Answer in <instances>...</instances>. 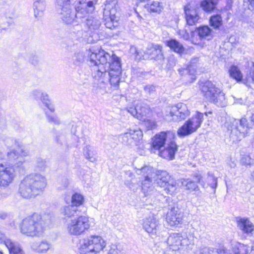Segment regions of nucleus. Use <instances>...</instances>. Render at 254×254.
Instances as JSON below:
<instances>
[{"mask_svg":"<svg viewBox=\"0 0 254 254\" xmlns=\"http://www.w3.org/2000/svg\"><path fill=\"white\" fill-rule=\"evenodd\" d=\"M88 55L93 67V76L97 88L105 90L109 83L117 88L120 81L121 64L120 59L114 54L111 56L104 50L98 53L90 51Z\"/></svg>","mask_w":254,"mask_h":254,"instance_id":"obj_1","label":"nucleus"},{"mask_svg":"<svg viewBox=\"0 0 254 254\" xmlns=\"http://www.w3.org/2000/svg\"><path fill=\"white\" fill-rule=\"evenodd\" d=\"M98 0H56L61 18L66 24L79 23L87 13L94 10Z\"/></svg>","mask_w":254,"mask_h":254,"instance_id":"obj_2","label":"nucleus"},{"mask_svg":"<svg viewBox=\"0 0 254 254\" xmlns=\"http://www.w3.org/2000/svg\"><path fill=\"white\" fill-rule=\"evenodd\" d=\"M47 186L46 178L39 173L25 177L20 183L18 192L24 198L35 197L43 192Z\"/></svg>","mask_w":254,"mask_h":254,"instance_id":"obj_3","label":"nucleus"},{"mask_svg":"<svg viewBox=\"0 0 254 254\" xmlns=\"http://www.w3.org/2000/svg\"><path fill=\"white\" fill-rule=\"evenodd\" d=\"M9 163H0V186L6 188L14 181L16 176L15 168L20 167L24 160L15 151L7 152Z\"/></svg>","mask_w":254,"mask_h":254,"instance_id":"obj_4","label":"nucleus"},{"mask_svg":"<svg viewBox=\"0 0 254 254\" xmlns=\"http://www.w3.org/2000/svg\"><path fill=\"white\" fill-rule=\"evenodd\" d=\"M194 236L188 230L180 233H173L167 239V244L173 251H180L187 254L193 245Z\"/></svg>","mask_w":254,"mask_h":254,"instance_id":"obj_5","label":"nucleus"},{"mask_svg":"<svg viewBox=\"0 0 254 254\" xmlns=\"http://www.w3.org/2000/svg\"><path fill=\"white\" fill-rule=\"evenodd\" d=\"M200 90L203 97L208 101L219 107L227 105L225 94L215 84L210 81L202 82L199 84Z\"/></svg>","mask_w":254,"mask_h":254,"instance_id":"obj_6","label":"nucleus"},{"mask_svg":"<svg viewBox=\"0 0 254 254\" xmlns=\"http://www.w3.org/2000/svg\"><path fill=\"white\" fill-rule=\"evenodd\" d=\"M45 227V222L41 215L34 214L23 220L20 230L22 234L27 236H39L43 234Z\"/></svg>","mask_w":254,"mask_h":254,"instance_id":"obj_7","label":"nucleus"},{"mask_svg":"<svg viewBox=\"0 0 254 254\" xmlns=\"http://www.w3.org/2000/svg\"><path fill=\"white\" fill-rule=\"evenodd\" d=\"M106 246L105 241L101 236L91 235L80 240L77 247L80 254H97Z\"/></svg>","mask_w":254,"mask_h":254,"instance_id":"obj_8","label":"nucleus"},{"mask_svg":"<svg viewBox=\"0 0 254 254\" xmlns=\"http://www.w3.org/2000/svg\"><path fill=\"white\" fill-rule=\"evenodd\" d=\"M90 227L89 218L87 216L79 215L77 217L66 221V229L72 236H78L87 231Z\"/></svg>","mask_w":254,"mask_h":254,"instance_id":"obj_9","label":"nucleus"},{"mask_svg":"<svg viewBox=\"0 0 254 254\" xmlns=\"http://www.w3.org/2000/svg\"><path fill=\"white\" fill-rule=\"evenodd\" d=\"M225 126L227 127L230 137L236 140H241L247 135L250 128L246 118L235 120L232 123L226 122Z\"/></svg>","mask_w":254,"mask_h":254,"instance_id":"obj_10","label":"nucleus"},{"mask_svg":"<svg viewBox=\"0 0 254 254\" xmlns=\"http://www.w3.org/2000/svg\"><path fill=\"white\" fill-rule=\"evenodd\" d=\"M203 120V114L197 112L195 115L187 121L178 129L177 131L178 136L181 137H185L195 132L200 127Z\"/></svg>","mask_w":254,"mask_h":254,"instance_id":"obj_11","label":"nucleus"},{"mask_svg":"<svg viewBox=\"0 0 254 254\" xmlns=\"http://www.w3.org/2000/svg\"><path fill=\"white\" fill-rule=\"evenodd\" d=\"M156 184L168 194H174L178 189V184L176 181L171 178L169 174L165 171H158L156 173Z\"/></svg>","mask_w":254,"mask_h":254,"instance_id":"obj_12","label":"nucleus"},{"mask_svg":"<svg viewBox=\"0 0 254 254\" xmlns=\"http://www.w3.org/2000/svg\"><path fill=\"white\" fill-rule=\"evenodd\" d=\"M190 114V112L186 104L179 103L172 107L169 111V114H166L165 119L167 121H180L186 119Z\"/></svg>","mask_w":254,"mask_h":254,"instance_id":"obj_13","label":"nucleus"},{"mask_svg":"<svg viewBox=\"0 0 254 254\" xmlns=\"http://www.w3.org/2000/svg\"><path fill=\"white\" fill-rule=\"evenodd\" d=\"M238 229L245 237H252L254 234V224L248 217H236Z\"/></svg>","mask_w":254,"mask_h":254,"instance_id":"obj_14","label":"nucleus"},{"mask_svg":"<svg viewBox=\"0 0 254 254\" xmlns=\"http://www.w3.org/2000/svg\"><path fill=\"white\" fill-rule=\"evenodd\" d=\"M134 104L135 106L134 107H127V110L138 120H144L145 118L149 112V108L141 101H135Z\"/></svg>","mask_w":254,"mask_h":254,"instance_id":"obj_15","label":"nucleus"},{"mask_svg":"<svg viewBox=\"0 0 254 254\" xmlns=\"http://www.w3.org/2000/svg\"><path fill=\"white\" fill-rule=\"evenodd\" d=\"M142 226L144 230L151 236L156 235L161 226L159 220L153 215L145 218Z\"/></svg>","mask_w":254,"mask_h":254,"instance_id":"obj_16","label":"nucleus"},{"mask_svg":"<svg viewBox=\"0 0 254 254\" xmlns=\"http://www.w3.org/2000/svg\"><path fill=\"white\" fill-rule=\"evenodd\" d=\"M183 214L178 206L171 207L166 216V221L171 226H178L182 224Z\"/></svg>","mask_w":254,"mask_h":254,"instance_id":"obj_17","label":"nucleus"},{"mask_svg":"<svg viewBox=\"0 0 254 254\" xmlns=\"http://www.w3.org/2000/svg\"><path fill=\"white\" fill-rule=\"evenodd\" d=\"M56 142L61 145H65L67 147L76 145L75 141L78 140V137L73 134L68 133L65 134L64 132H58L55 137Z\"/></svg>","mask_w":254,"mask_h":254,"instance_id":"obj_18","label":"nucleus"},{"mask_svg":"<svg viewBox=\"0 0 254 254\" xmlns=\"http://www.w3.org/2000/svg\"><path fill=\"white\" fill-rule=\"evenodd\" d=\"M185 18L187 24L190 26L195 25L199 17L195 6L192 3H189L184 7Z\"/></svg>","mask_w":254,"mask_h":254,"instance_id":"obj_19","label":"nucleus"},{"mask_svg":"<svg viewBox=\"0 0 254 254\" xmlns=\"http://www.w3.org/2000/svg\"><path fill=\"white\" fill-rule=\"evenodd\" d=\"M4 243L9 251V254H24L20 245L9 239H6L4 233L0 231V244Z\"/></svg>","mask_w":254,"mask_h":254,"instance_id":"obj_20","label":"nucleus"},{"mask_svg":"<svg viewBox=\"0 0 254 254\" xmlns=\"http://www.w3.org/2000/svg\"><path fill=\"white\" fill-rule=\"evenodd\" d=\"M144 53L151 59L160 61L164 59V56L162 52V47L159 45L153 44L149 45Z\"/></svg>","mask_w":254,"mask_h":254,"instance_id":"obj_21","label":"nucleus"},{"mask_svg":"<svg viewBox=\"0 0 254 254\" xmlns=\"http://www.w3.org/2000/svg\"><path fill=\"white\" fill-rule=\"evenodd\" d=\"M177 149L176 143L174 141H171L167 144L165 149L160 151V156L170 160H173L175 157Z\"/></svg>","mask_w":254,"mask_h":254,"instance_id":"obj_22","label":"nucleus"},{"mask_svg":"<svg viewBox=\"0 0 254 254\" xmlns=\"http://www.w3.org/2000/svg\"><path fill=\"white\" fill-rule=\"evenodd\" d=\"M5 143L8 147L13 148V149L11 150L10 152L15 151L19 157H21L19 156V152L20 153L22 156H26L28 155V152L26 151H24L20 147L19 143L16 140L9 137L6 139ZM9 152H10V151Z\"/></svg>","mask_w":254,"mask_h":254,"instance_id":"obj_23","label":"nucleus"},{"mask_svg":"<svg viewBox=\"0 0 254 254\" xmlns=\"http://www.w3.org/2000/svg\"><path fill=\"white\" fill-rule=\"evenodd\" d=\"M195 31L201 40H210L213 37L212 29L208 26H200L196 29Z\"/></svg>","mask_w":254,"mask_h":254,"instance_id":"obj_24","label":"nucleus"},{"mask_svg":"<svg viewBox=\"0 0 254 254\" xmlns=\"http://www.w3.org/2000/svg\"><path fill=\"white\" fill-rule=\"evenodd\" d=\"M167 138V133L161 132L156 134L152 142V147L155 150H160L165 144Z\"/></svg>","mask_w":254,"mask_h":254,"instance_id":"obj_25","label":"nucleus"},{"mask_svg":"<svg viewBox=\"0 0 254 254\" xmlns=\"http://www.w3.org/2000/svg\"><path fill=\"white\" fill-rule=\"evenodd\" d=\"M81 211V210H79L72 204L64 206L61 209V214L67 217L75 215L79 216Z\"/></svg>","mask_w":254,"mask_h":254,"instance_id":"obj_26","label":"nucleus"},{"mask_svg":"<svg viewBox=\"0 0 254 254\" xmlns=\"http://www.w3.org/2000/svg\"><path fill=\"white\" fill-rule=\"evenodd\" d=\"M129 132L130 133L131 138L132 139L133 145L139 146L140 147L142 148L143 145L142 144L143 133L142 131L139 129H130Z\"/></svg>","mask_w":254,"mask_h":254,"instance_id":"obj_27","label":"nucleus"},{"mask_svg":"<svg viewBox=\"0 0 254 254\" xmlns=\"http://www.w3.org/2000/svg\"><path fill=\"white\" fill-rule=\"evenodd\" d=\"M141 188L145 196L151 194L154 191L152 177H145L142 182Z\"/></svg>","mask_w":254,"mask_h":254,"instance_id":"obj_28","label":"nucleus"},{"mask_svg":"<svg viewBox=\"0 0 254 254\" xmlns=\"http://www.w3.org/2000/svg\"><path fill=\"white\" fill-rule=\"evenodd\" d=\"M165 43L166 46L172 50L180 55L182 54L185 51L183 45L176 39H171L166 40Z\"/></svg>","mask_w":254,"mask_h":254,"instance_id":"obj_29","label":"nucleus"},{"mask_svg":"<svg viewBox=\"0 0 254 254\" xmlns=\"http://www.w3.org/2000/svg\"><path fill=\"white\" fill-rule=\"evenodd\" d=\"M232 254H252V252L248 246L236 242L233 244Z\"/></svg>","mask_w":254,"mask_h":254,"instance_id":"obj_30","label":"nucleus"},{"mask_svg":"<svg viewBox=\"0 0 254 254\" xmlns=\"http://www.w3.org/2000/svg\"><path fill=\"white\" fill-rule=\"evenodd\" d=\"M145 8L150 12L160 13L163 10V3L158 1L152 0L147 2L144 5Z\"/></svg>","mask_w":254,"mask_h":254,"instance_id":"obj_31","label":"nucleus"},{"mask_svg":"<svg viewBox=\"0 0 254 254\" xmlns=\"http://www.w3.org/2000/svg\"><path fill=\"white\" fill-rule=\"evenodd\" d=\"M117 3V0H106L104 9V14L107 16L108 14H111L112 16L116 15Z\"/></svg>","mask_w":254,"mask_h":254,"instance_id":"obj_32","label":"nucleus"},{"mask_svg":"<svg viewBox=\"0 0 254 254\" xmlns=\"http://www.w3.org/2000/svg\"><path fill=\"white\" fill-rule=\"evenodd\" d=\"M34 16L37 18L41 17L45 9V0H34Z\"/></svg>","mask_w":254,"mask_h":254,"instance_id":"obj_33","label":"nucleus"},{"mask_svg":"<svg viewBox=\"0 0 254 254\" xmlns=\"http://www.w3.org/2000/svg\"><path fill=\"white\" fill-rule=\"evenodd\" d=\"M84 202V197L80 193L75 192L72 194L71 199V204L73 205L79 210L84 208L82 206Z\"/></svg>","mask_w":254,"mask_h":254,"instance_id":"obj_34","label":"nucleus"},{"mask_svg":"<svg viewBox=\"0 0 254 254\" xmlns=\"http://www.w3.org/2000/svg\"><path fill=\"white\" fill-rule=\"evenodd\" d=\"M83 154L85 157L91 162H94L96 159V153L94 148L90 145H87L83 148Z\"/></svg>","mask_w":254,"mask_h":254,"instance_id":"obj_35","label":"nucleus"},{"mask_svg":"<svg viewBox=\"0 0 254 254\" xmlns=\"http://www.w3.org/2000/svg\"><path fill=\"white\" fill-rule=\"evenodd\" d=\"M32 248L38 253H45L51 247V244L47 241H42L40 244H33L31 246Z\"/></svg>","mask_w":254,"mask_h":254,"instance_id":"obj_36","label":"nucleus"},{"mask_svg":"<svg viewBox=\"0 0 254 254\" xmlns=\"http://www.w3.org/2000/svg\"><path fill=\"white\" fill-rule=\"evenodd\" d=\"M86 25L90 30H97L101 25V22L99 18L90 16L86 19Z\"/></svg>","mask_w":254,"mask_h":254,"instance_id":"obj_37","label":"nucleus"},{"mask_svg":"<svg viewBox=\"0 0 254 254\" xmlns=\"http://www.w3.org/2000/svg\"><path fill=\"white\" fill-rule=\"evenodd\" d=\"M230 76L237 82L241 81L243 79V75L239 68L236 65L232 66L229 69Z\"/></svg>","mask_w":254,"mask_h":254,"instance_id":"obj_38","label":"nucleus"},{"mask_svg":"<svg viewBox=\"0 0 254 254\" xmlns=\"http://www.w3.org/2000/svg\"><path fill=\"white\" fill-rule=\"evenodd\" d=\"M209 23L214 28H219L222 25V18L220 14L213 15L210 17Z\"/></svg>","mask_w":254,"mask_h":254,"instance_id":"obj_39","label":"nucleus"},{"mask_svg":"<svg viewBox=\"0 0 254 254\" xmlns=\"http://www.w3.org/2000/svg\"><path fill=\"white\" fill-rule=\"evenodd\" d=\"M216 3L212 0H203L200 3V6L206 12H210L215 8Z\"/></svg>","mask_w":254,"mask_h":254,"instance_id":"obj_40","label":"nucleus"},{"mask_svg":"<svg viewBox=\"0 0 254 254\" xmlns=\"http://www.w3.org/2000/svg\"><path fill=\"white\" fill-rule=\"evenodd\" d=\"M109 17L105 18V25L109 29H114L118 26V19L115 15H112L111 14H108Z\"/></svg>","mask_w":254,"mask_h":254,"instance_id":"obj_41","label":"nucleus"},{"mask_svg":"<svg viewBox=\"0 0 254 254\" xmlns=\"http://www.w3.org/2000/svg\"><path fill=\"white\" fill-rule=\"evenodd\" d=\"M182 184L184 187H186L187 190L195 191L199 190L196 183L190 179H183Z\"/></svg>","mask_w":254,"mask_h":254,"instance_id":"obj_42","label":"nucleus"},{"mask_svg":"<svg viewBox=\"0 0 254 254\" xmlns=\"http://www.w3.org/2000/svg\"><path fill=\"white\" fill-rule=\"evenodd\" d=\"M137 173L141 175L145 178V177H152L154 175L153 168L149 166H145L141 169H138Z\"/></svg>","mask_w":254,"mask_h":254,"instance_id":"obj_43","label":"nucleus"},{"mask_svg":"<svg viewBox=\"0 0 254 254\" xmlns=\"http://www.w3.org/2000/svg\"><path fill=\"white\" fill-rule=\"evenodd\" d=\"M207 184H205V187L208 186L212 189L215 190L217 187V178L215 177L211 172H208L206 179Z\"/></svg>","mask_w":254,"mask_h":254,"instance_id":"obj_44","label":"nucleus"},{"mask_svg":"<svg viewBox=\"0 0 254 254\" xmlns=\"http://www.w3.org/2000/svg\"><path fill=\"white\" fill-rule=\"evenodd\" d=\"M34 165L37 171H44L47 167V162L45 159L38 157L36 159Z\"/></svg>","mask_w":254,"mask_h":254,"instance_id":"obj_45","label":"nucleus"},{"mask_svg":"<svg viewBox=\"0 0 254 254\" xmlns=\"http://www.w3.org/2000/svg\"><path fill=\"white\" fill-rule=\"evenodd\" d=\"M85 60V56L83 52H77L72 57L73 64L76 66H80L83 63Z\"/></svg>","mask_w":254,"mask_h":254,"instance_id":"obj_46","label":"nucleus"},{"mask_svg":"<svg viewBox=\"0 0 254 254\" xmlns=\"http://www.w3.org/2000/svg\"><path fill=\"white\" fill-rule=\"evenodd\" d=\"M54 112H51V113H49L47 111H45V115L47 118L48 122L54 125H59L61 122L60 121L57 116V115L53 113Z\"/></svg>","mask_w":254,"mask_h":254,"instance_id":"obj_47","label":"nucleus"},{"mask_svg":"<svg viewBox=\"0 0 254 254\" xmlns=\"http://www.w3.org/2000/svg\"><path fill=\"white\" fill-rule=\"evenodd\" d=\"M40 99L45 104V105L49 109L51 112H54L55 111V107L51 103L50 101L48 99V95L46 93H42V95L40 97Z\"/></svg>","mask_w":254,"mask_h":254,"instance_id":"obj_48","label":"nucleus"},{"mask_svg":"<svg viewBox=\"0 0 254 254\" xmlns=\"http://www.w3.org/2000/svg\"><path fill=\"white\" fill-rule=\"evenodd\" d=\"M120 139L124 144L130 146H133L132 142V139L131 138L129 131L122 134L120 136Z\"/></svg>","mask_w":254,"mask_h":254,"instance_id":"obj_49","label":"nucleus"},{"mask_svg":"<svg viewBox=\"0 0 254 254\" xmlns=\"http://www.w3.org/2000/svg\"><path fill=\"white\" fill-rule=\"evenodd\" d=\"M122 251L123 248L121 245L112 244L108 250V254H120Z\"/></svg>","mask_w":254,"mask_h":254,"instance_id":"obj_50","label":"nucleus"},{"mask_svg":"<svg viewBox=\"0 0 254 254\" xmlns=\"http://www.w3.org/2000/svg\"><path fill=\"white\" fill-rule=\"evenodd\" d=\"M241 163L246 166H251L254 164V160L249 155H243L241 159Z\"/></svg>","mask_w":254,"mask_h":254,"instance_id":"obj_51","label":"nucleus"},{"mask_svg":"<svg viewBox=\"0 0 254 254\" xmlns=\"http://www.w3.org/2000/svg\"><path fill=\"white\" fill-rule=\"evenodd\" d=\"M212 250L207 247L198 248L194 252V254H212Z\"/></svg>","mask_w":254,"mask_h":254,"instance_id":"obj_52","label":"nucleus"},{"mask_svg":"<svg viewBox=\"0 0 254 254\" xmlns=\"http://www.w3.org/2000/svg\"><path fill=\"white\" fill-rule=\"evenodd\" d=\"M156 86L153 84H148L144 86V90L146 93L151 95L155 92Z\"/></svg>","mask_w":254,"mask_h":254,"instance_id":"obj_53","label":"nucleus"},{"mask_svg":"<svg viewBox=\"0 0 254 254\" xmlns=\"http://www.w3.org/2000/svg\"><path fill=\"white\" fill-rule=\"evenodd\" d=\"M145 122V125L148 129H152L154 128L156 126V122L154 121L151 120H146V117L144 120H142Z\"/></svg>","mask_w":254,"mask_h":254,"instance_id":"obj_54","label":"nucleus"},{"mask_svg":"<svg viewBox=\"0 0 254 254\" xmlns=\"http://www.w3.org/2000/svg\"><path fill=\"white\" fill-rule=\"evenodd\" d=\"M193 177L196 179L197 183H200L203 188H205V183L202 180V176L198 172L194 173Z\"/></svg>","mask_w":254,"mask_h":254,"instance_id":"obj_55","label":"nucleus"},{"mask_svg":"<svg viewBox=\"0 0 254 254\" xmlns=\"http://www.w3.org/2000/svg\"><path fill=\"white\" fill-rule=\"evenodd\" d=\"M178 34L185 40H188L190 37L189 33L185 29L180 30Z\"/></svg>","mask_w":254,"mask_h":254,"instance_id":"obj_56","label":"nucleus"},{"mask_svg":"<svg viewBox=\"0 0 254 254\" xmlns=\"http://www.w3.org/2000/svg\"><path fill=\"white\" fill-rule=\"evenodd\" d=\"M5 119L1 112L0 111V129L3 128L5 126Z\"/></svg>","mask_w":254,"mask_h":254,"instance_id":"obj_57","label":"nucleus"},{"mask_svg":"<svg viewBox=\"0 0 254 254\" xmlns=\"http://www.w3.org/2000/svg\"><path fill=\"white\" fill-rule=\"evenodd\" d=\"M248 76L254 82V61L253 62V66L250 68Z\"/></svg>","mask_w":254,"mask_h":254,"instance_id":"obj_58","label":"nucleus"},{"mask_svg":"<svg viewBox=\"0 0 254 254\" xmlns=\"http://www.w3.org/2000/svg\"><path fill=\"white\" fill-rule=\"evenodd\" d=\"M217 253L218 254H224L227 253V249L223 246H220L217 249Z\"/></svg>","mask_w":254,"mask_h":254,"instance_id":"obj_59","label":"nucleus"},{"mask_svg":"<svg viewBox=\"0 0 254 254\" xmlns=\"http://www.w3.org/2000/svg\"><path fill=\"white\" fill-rule=\"evenodd\" d=\"M43 92L40 90H36L33 91V95L36 98H40L42 95Z\"/></svg>","mask_w":254,"mask_h":254,"instance_id":"obj_60","label":"nucleus"},{"mask_svg":"<svg viewBox=\"0 0 254 254\" xmlns=\"http://www.w3.org/2000/svg\"><path fill=\"white\" fill-rule=\"evenodd\" d=\"M235 99V103H238L240 104H243L244 103L245 101L242 98H234Z\"/></svg>","mask_w":254,"mask_h":254,"instance_id":"obj_61","label":"nucleus"},{"mask_svg":"<svg viewBox=\"0 0 254 254\" xmlns=\"http://www.w3.org/2000/svg\"><path fill=\"white\" fill-rule=\"evenodd\" d=\"M179 72L181 74H184V73H189V69H184V68H180L178 70Z\"/></svg>","mask_w":254,"mask_h":254,"instance_id":"obj_62","label":"nucleus"},{"mask_svg":"<svg viewBox=\"0 0 254 254\" xmlns=\"http://www.w3.org/2000/svg\"><path fill=\"white\" fill-rule=\"evenodd\" d=\"M244 3L250 2V3L252 5H254V0H244Z\"/></svg>","mask_w":254,"mask_h":254,"instance_id":"obj_63","label":"nucleus"},{"mask_svg":"<svg viewBox=\"0 0 254 254\" xmlns=\"http://www.w3.org/2000/svg\"><path fill=\"white\" fill-rule=\"evenodd\" d=\"M251 242L253 243V245L252 246L251 250L252 251V254H254V240L251 239Z\"/></svg>","mask_w":254,"mask_h":254,"instance_id":"obj_64","label":"nucleus"}]
</instances>
